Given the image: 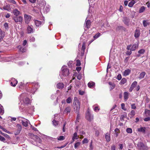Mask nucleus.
Instances as JSON below:
<instances>
[{
    "mask_svg": "<svg viewBox=\"0 0 150 150\" xmlns=\"http://www.w3.org/2000/svg\"><path fill=\"white\" fill-rule=\"evenodd\" d=\"M69 73V70L67 68V67L63 66L62 68V71L60 72L59 75L60 77L62 78V76H67Z\"/></svg>",
    "mask_w": 150,
    "mask_h": 150,
    "instance_id": "nucleus-1",
    "label": "nucleus"
},
{
    "mask_svg": "<svg viewBox=\"0 0 150 150\" xmlns=\"http://www.w3.org/2000/svg\"><path fill=\"white\" fill-rule=\"evenodd\" d=\"M73 105H74V108L76 111V112H79L80 108V104L79 102L76 97H75L74 98Z\"/></svg>",
    "mask_w": 150,
    "mask_h": 150,
    "instance_id": "nucleus-2",
    "label": "nucleus"
},
{
    "mask_svg": "<svg viewBox=\"0 0 150 150\" xmlns=\"http://www.w3.org/2000/svg\"><path fill=\"white\" fill-rule=\"evenodd\" d=\"M19 121H21L22 125L25 127H27L28 125V124H30L29 121L27 119H25L23 117H19L18 118Z\"/></svg>",
    "mask_w": 150,
    "mask_h": 150,
    "instance_id": "nucleus-3",
    "label": "nucleus"
},
{
    "mask_svg": "<svg viewBox=\"0 0 150 150\" xmlns=\"http://www.w3.org/2000/svg\"><path fill=\"white\" fill-rule=\"evenodd\" d=\"M137 146L138 148L140 150H148L149 148L147 146L145 145L142 142H138Z\"/></svg>",
    "mask_w": 150,
    "mask_h": 150,
    "instance_id": "nucleus-4",
    "label": "nucleus"
},
{
    "mask_svg": "<svg viewBox=\"0 0 150 150\" xmlns=\"http://www.w3.org/2000/svg\"><path fill=\"white\" fill-rule=\"evenodd\" d=\"M30 84H31L32 86L30 92L32 93H34L39 87V86L38 83H32Z\"/></svg>",
    "mask_w": 150,
    "mask_h": 150,
    "instance_id": "nucleus-5",
    "label": "nucleus"
},
{
    "mask_svg": "<svg viewBox=\"0 0 150 150\" xmlns=\"http://www.w3.org/2000/svg\"><path fill=\"white\" fill-rule=\"evenodd\" d=\"M13 19L16 23H21L23 21V17L21 16H13Z\"/></svg>",
    "mask_w": 150,
    "mask_h": 150,
    "instance_id": "nucleus-6",
    "label": "nucleus"
},
{
    "mask_svg": "<svg viewBox=\"0 0 150 150\" xmlns=\"http://www.w3.org/2000/svg\"><path fill=\"white\" fill-rule=\"evenodd\" d=\"M32 16L26 14H24V19L25 22L26 24H28L31 20Z\"/></svg>",
    "mask_w": 150,
    "mask_h": 150,
    "instance_id": "nucleus-7",
    "label": "nucleus"
},
{
    "mask_svg": "<svg viewBox=\"0 0 150 150\" xmlns=\"http://www.w3.org/2000/svg\"><path fill=\"white\" fill-rule=\"evenodd\" d=\"M86 117L87 120L89 121H91L93 119V115L88 110L86 114Z\"/></svg>",
    "mask_w": 150,
    "mask_h": 150,
    "instance_id": "nucleus-8",
    "label": "nucleus"
},
{
    "mask_svg": "<svg viewBox=\"0 0 150 150\" xmlns=\"http://www.w3.org/2000/svg\"><path fill=\"white\" fill-rule=\"evenodd\" d=\"M17 130L14 132V134L15 135L18 134L20 133L22 129V126L19 124H17L16 126Z\"/></svg>",
    "mask_w": 150,
    "mask_h": 150,
    "instance_id": "nucleus-9",
    "label": "nucleus"
},
{
    "mask_svg": "<svg viewBox=\"0 0 150 150\" xmlns=\"http://www.w3.org/2000/svg\"><path fill=\"white\" fill-rule=\"evenodd\" d=\"M35 24L37 27H40L41 25H43L44 23V21H40L37 20H34Z\"/></svg>",
    "mask_w": 150,
    "mask_h": 150,
    "instance_id": "nucleus-10",
    "label": "nucleus"
},
{
    "mask_svg": "<svg viewBox=\"0 0 150 150\" xmlns=\"http://www.w3.org/2000/svg\"><path fill=\"white\" fill-rule=\"evenodd\" d=\"M11 82L10 83L11 86L15 87L18 83V81L16 80L15 79L12 78L11 80Z\"/></svg>",
    "mask_w": 150,
    "mask_h": 150,
    "instance_id": "nucleus-11",
    "label": "nucleus"
},
{
    "mask_svg": "<svg viewBox=\"0 0 150 150\" xmlns=\"http://www.w3.org/2000/svg\"><path fill=\"white\" fill-rule=\"evenodd\" d=\"M91 21L89 20H86L85 23L84 24V28H90L91 25Z\"/></svg>",
    "mask_w": 150,
    "mask_h": 150,
    "instance_id": "nucleus-12",
    "label": "nucleus"
},
{
    "mask_svg": "<svg viewBox=\"0 0 150 150\" xmlns=\"http://www.w3.org/2000/svg\"><path fill=\"white\" fill-rule=\"evenodd\" d=\"M27 31L28 33H33L34 29L33 26L28 25L27 27Z\"/></svg>",
    "mask_w": 150,
    "mask_h": 150,
    "instance_id": "nucleus-13",
    "label": "nucleus"
},
{
    "mask_svg": "<svg viewBox=\"0 0 150 150\" xmlns=\"http://www.w3.org/2000/svg\"><path fill=\"white\" fill-rule=\"evenodd\" d=\"M5 35V33L0 29V42L2 41Z\"/></svg>",
    "mask_w": 150,
    "mask_h": 150,
    "instance_id": "nucleus-14",
    "label": "nucleus"
},
{
    "mask_svg": "<svg viewBox=\"0 0 150 150\" xmlns=\"http://www.w3.org/2000/svg\"><path fill=\"white\" fill-rule=\"evenodd\" d=\"M56 87L58 89H62L64 87V85L62 83L59 82L57 84Z\"/></svg>",
    "mask_w": 150,
    "mask_h": 150,
    "instance_id": "nucleus-15",
    "label": "nucleus"
},
{
    "mask_svg": "<svg viewBox=\"0 0 150 150\" xmlns=\"http://www.w3.org/2000/svg\"><path fill=\"white\" fill-rule=\"evenodd\" d=\"M138 43L134 44L130 48V50L134 51L138 47Z\"/></svg>",
    "mask_w": 150,
    "mask_h": 150,
    "instance_id": "nucleus-16",
    "label": "nucleus"
},
{
    "mask_svg": "<svg viewBox=\"0 0 150 150\" xmlns=\"http://www.w3.org/2000/svg\"><path fill=\"white\" fill-rule=\"evenodd\" d=\"M79 138V137L77 135V133L76 132H75L73 136L72 137V141L71 142V143H72L74 141L75 139H77Z\"/></svg>",
    "mask_w": 150,
    "mask_h": 150,
    "instance_id": "nucleus-17",
    "label": "nucleus"
},
{
    "mask_svg": "<svg viewBox=\"0 0 150 150\" xmlns=\"http://www.w3.org/2000/svg\"><path fill=\"white\" fill-rule=\"evenodd\" d=\"M13 13L14 15H15V16H17L20 13V12L17 9H15L13 10Z\"/></svg>",
    "mask_w": 150,
    "mask_h": 150,
    "instance_id": "nucleus-18",
    "label": "nucleus"
},
{
    "mask_svg": "<svg viewBox=\"0 0 150 150\" xmlns=\"http://www.w3.org/2000/svg\"><path fill=\"white\" fill-rule=\"evenodd\" d=\"M138 131L145 133L146 132V128L145 127H141L137 129Z\"/></svg>",
    "mask_w": 150,
    "mask_h": 150,
    "instance_id": "nucleus-19",
    "label": "nucleus"
},
{
    "mask_svg": "<svg viewBox=\"0 0 150 150\" xmlns=\"http://www.w3.org/2000/svg\"><path fill=\"white\" fill-rule=\"evenodd\" d=\"M123 21L125 24L127 25H129V19L127 17H125L123 18Z\"/></svg>",
    "mask_w": 150,
    "mask_h": 150,
    "instance_id": "nucleus-20",
    "label": "nucleus"
},
{
    "mask_svg": "<svg viewBox=\"0 0 150 150\" xmlns=\"http://www.w3.org/2000/svg\"><path fill=\"white\" fill-rule=\"evenodd\" d=\"M105 138L107 142H109L110 140V134L109 133H107L105 134Z\"/></svg>",
    "mask_w": 150,
    "mask_h": 150,
    "instance_id": "nucleus-21",
    "label": "nucleus"
},
{
    "mask_svg": "<svg viewBox=\"0 0 150 150\" xmlns=\"http://www.w3.org/2000/svg\"><path fill=\"white\" fill-rule=\"evenodd\" d=\"M88 85L89 87L93 88L95 85V83L92 81H90L88 83Z\"/></svg>",
    "mask_w": 150,
    "mask_h": 150,
    "instance_id": "nucleus-22",
    "label": "nucleus"
},
{
    "mask_svg": "<svg viewBox=\"0 0 150 150\" xmlns=\"http://www.w3.org/2000/svg\"><path fill=\"white\" fill-rule=\"evenodd\" d=\"M71 109L70 107L68 106L65 108L64 110V112L68 114L71 111Z\"/></svg>",
    "mask_w": 150,
    "mask_h": 150,
    "instance_id": "nucleus-23",
    "label": "nucleus"
},
{
    "mask_svg": "<svg viewBox=\"0 0 150 150\" xmlns=\"http://www.w3.org/2000/svg\"><path fill=\"white\" fill-rule=\"evenodd\" d=\"M131 70L129 69H127L123 73V75L124 76H127L130 73Z\"/></svg>",
    "mask_w": 150,
    "mask_h": 150,
    "instance_id": "nucleus-24",
    "label": "nucleus"
},
{
    "mask_svg": "<svg viewBox=\"0 0 150 150\" xmlns=\"http://www.w3.org/2000/svg\"><path fill=\"white\" fill-rule=\"evenodd\" d=\"M129 94L127 92H125L124 93V99L125 101L127 100L128 98Z\"/></svg>",
    "mask_w": 150,
    "mask_h": 150,
    "instance_id": "nucleus-25",
    "label": "nucleus"
},
{
    "mask_svg": "<svg viewBox=\"0 0 150 150\" xmlns=\"http://www.w3.org/2000/svg\"><path fill=\"white\" fill-rule=\"evenodd\" d=\"M136 2L135 0H132L129 3L128 6L130 7H132L134 4L136 3Z\"/></svg>",
    "mask_w": 150,
    "mask_h": 150,
    "instance_id": "nucleus-26",
    "label": "nucleus"
},
{
    "mask_svg": "<svg viewBox=\"0 0 150 150\" xmlns=\"http://www.w3.org/2000/svg\"><path fill=\"white\" fill-rule=\"evenodd\" d=\"M19 51L22 52H25L26 51V49L25 48H22L21 46H19L18 47Z\"/></svg>",
    "mask_w": 150,
    "mask_h": 150,
    "instance_id": "nucleus-27",
    "label": "nucleus"
},
{
    "mask_svg": "<svg viewBox=\"0 0 150 150\" xmlns=\"http://www.w3.org/2000/svg\"><path fill=\"white\" fill-rule=\"evenodd\" d=\"M40 9H43L44 11L46 12V13L50 11V8L47 6H46L45 7H43V8L41 6L40 7Z\"/></svg>",
    "mask_w": 150,
    "mask_h": 150,
    "instance_id": "nucleus-28",
    "label": "nucleus"
},
{
    "mask_svg": "<svg viewBox=\"0 0 150 150\" xmlns=\"http://www.w3.org/2000/svg\"><path fill=\"white\" fill-rule=\"evenodd\" d=\"M146 74V73L144 72H142L140 74L139 76V78L140 79H141L144 78Z\"/></svg>",
    "mask_w": 150,
    "mask_h": 150,
    "instance_id": "nucleus-29",
    "label": "nucleus"
},
{
    "mask_svg": "<svg viewBox=\"0 0 150 150\" xmlns=\"http://www.w3.org/2000/svg\"><path fill=\"white\" fill-rule=\"evenodd\" d=\"M3 9L5 10L10 11L11 10L10 5L7 4L3 7Z\"/></svg>",
    "mask_w": 150,
    "mask_h": 150,
    "instance_id": "nucleus-30",
    "label": "nucleus"
},
{
    "mask_svg": "<svg viewBox=\"0 0 150 150\" xmlns=\"http://www.w3.org/2000/svg\"><path fill=\"white\" fill-rule=\"evenodd\" d=\"M140 35V33L139 31L136 30L134 33V37L136 38H137L139 37Z\"/></svg>",
    "mask_w": 150,
    "mask_h": 150,
    "instance_id": "nucleus-31",
    "label": "nucleus"
},
{
    "mask_svg": "<svg viewBox=\"0 0 150 150\" xmlns=\"http://www.w3.org/2000/svg\"><path fill=\"white\" fill-rule=\"evenodd\" d=\"M52 124L55 127H57L59 124V121H57L55 120H54L52 121Z\"/></svg>",
    "mask_w": 150,
    "mask_h": 150,
    "instance_id": "nucleus-32",
    "label": "nucleus"
},
{
    "mask_svg": "<svg viewBox=\"0 0 150 150\" xmlns=\"http://www.w3.org/2000/svg\"><path fill=\"white\" fill-rule=\"evenodd\" d=\"M23 102L25 104H29L30 103V101L28 98H26L24 100Z\"/></svg>",
    "mask_w": 150,
    "mask_h": 150,
    "instance_id": "nucleus-33",
    "label": "nucleus"
},
{
    "mask_svg": "<svg viewBox=\"0 0 150 150\" xmlns=\"http://www.w3.org/2000/svg\"><path fill=\"white\" fill-rule=\"evenodd\" d=\"M85 43H83V44L82 46L81 47V53L83 54H84L85 50Z\"/></svg>",
    "mask_w": 150,
    "mask_h": 150,
    "instance_id": "nucleus-34",
    "label": "nucleus"
},
{
    "mask_svg": "<svg viewBox=\"0 0 150 150\" xmlns=\"http://www.w3.org/2000/svg\"><path fill=\"white\" fill-rule=\"evenodd\" d=\"M127 117V115L126 113H125L124 114L122 115H121L120 119L121 121L122 120H124V118L125 117Z\"/></svg>",
    "mask_w": 150,
    "mask_h": 150,
    "instance_id": "nucleus-35",
    "label": "nucleus"
},
{
    "mask_svg": "<svg viewBox=\"0 0 150 150\" xmlns=\"http://www.w3.org/2000/svg\"><path fill=\"white\" fill-rule=\"evenodd\" d=\"M137 83L136 81H134L132 84L131 86L132 87V88H135L137 86Z\"/></svg>",
    "mask_w": 150,
    "mask_h": 150,
    "instance_id": "nucleus-36",
    "label": "nucleus"
},
{
    "mask_svg": "<svg viewBox=\"0 0 150 150\" xmlns=\"http://www.w3.org/2000/svg\"><path fill=\"white\" fill-rule=\"evenodd\" d=\"M145 10V7L144 6H142L141 7L139 10V13H142Z\"/></svg>",
    "mask_w": 150,
    "mask_h": 150,
    "instance_id": "nucleus-37",
    "label": "nucleus"
},
{
    "mask_svg": "<svg viewBox=\"0 0 150 150\" xmlns=\"http://www.w3.org/2000/svg\"><path fill=\"white\" fill-rule=\"evenodd\" d=\"M93 108L94 111L96 112H98L100 110V108H98V106H96L95 105L93 106Z\"/></svg>",
    "mask_w": 150,
    "mask_h": 150,
    "instance_id": "nucleus-38",
    "label": "nucleus"
},
{
    "mask_svg": "<svg viewBox=\"0 0 150 150\" xmlns=\"http://www.w3.org/2000/svg\"><path fill=\"white\" fill-rule=\"evenodd\" d=\"M143 25L144 27L150 24V23H148L147 21L145 20L143 21Z\"/></svg>",
    "mask_w": 150,
    "mask_h": 150,
    "instance_id": "nucleus-39",
    "label": "nucleus"
},
{
    "mask_svg": "<svg viewBox=\"0 0 150 150\" xmlns=\"http://www.w3.org/2000/svg\"><path fill=\"white\" fill-rule=\"evenodd\" d=\"M145 52V50L144 49H141L139 50L138 52V53L140 54H143Z\"/></svg>",
    "mask_w": 150,
    "mask_h": 150,
    "instance_id": "nucleus-40",
    "label": "nucleus"
},
{
    "mask_svg": "<svg viewBox=\"0 0 150 150\" xmlns=\"http://www.w3.org/2000/svg\"><path fill=\"white\" fill-rule=\"evenodd\" d=\"M135 114V111L134 110H132L131 111L130 113H129V115H130V117L131 118L133 116H134Z\"/></svg>",
    "mask_w": 150,
    "mask_h": 150,
    "instance_id": "nucleus-41",
    "label": "nucleus"
},
{
    "mask_svg": "<svg viewBox=\"0 0 150 150\" xmlns=\"http://www.w3.org/2000/svg\"><path fill=\"white\" fill-rule=\"evenodd\" d=\"M77 114V117L76 119V121L77 122H79V120L80 119V115H79V112H76Z\"/></svg>",
    "mask_w": 150,
    "mask_h": 150,
    "instance_id": "nucleus-42",
    "label": "nucleus"
},
{
    "mask_svg": "<svg viewBox=\"0 0 150 150\" xmlns=\"http://www.w3.org/2000/svg\"><path fill=\"white\" fill-rule=\"evenodd\" d=\"M127 81L126 79L125 78H123L121 80L120 83L122 84H124L125 83H126Z\"/></svg>",
    "mask_w": 150,
    "mask_h": 150,
    "instance_id": "nucleus-43",
    "label": "nucleus"
},
{
    "mask_svg": "<svg viewBox=\"0 0 150 150\" xmlns=\"http://www.w3.org/2000/svg\"><path fill=\"white\" fill-rule=\"evenodd\" d=\"M72 100V99L70 97H69L66 100L67 103H70Z\"/></svg>",
    "mask_w": 150,
    "mask_h": 150,
    "instance_id": "nucleus-44",
    "label": "nucleus"
},
{
    "mask_svg": "<svg viewBox=\"0 0 150 150\" xmlns=\"http://www.w3.org/2000/svg\"><path fill=\"white\" fill-rule=\"evenodd\" d=\"M109 84L111 86L110 87L111 89H113L115 87V85L114 84L112 83L111 82H109Z\"/></svg>",
    "mask_w": 150,
    "mask_h": 150,
    "instance_id": "nucleus-45",
    "label": "nucleus"
},
{
    "mask_svg": "<svg viewBox=\"0 0 150 150\" xmlns=\"http://www.w3.org/2000/svg\"><path fill=\"white\" fill-rule=\"evenodd\" d=\"M4 110H3V108L2 106L0 107V114L1 115H2L4 113Z\"/></svg>",
    "mask_w": 150,
    "mask_h": 150,
    "instance_id": "nucleus-46",
    "label": "nucleus"
},
{
    "mask_svg": "<svg viewBox=\"0 0 150 150\" xmlns=\"http://www.w3.org/2000/svg\"><path fill=\"white\" fill-rule=\"evenodd\" d=\"M57 139L58 140H63L65 139V137L63 136H60Z\"/></svg>",
    "mask_w": 150,
    "mask_h": 150,
    "instance_id": "nucleus-47",
    "label": "nucleus"
},
{
    "mask_svg": "<svg viewBox=\"0 0 150 150\" xmlns=\"http://www.w3.org/2000/svg\"><path fill=\"white\" fill-rule=\"evenodd\" d=\"M126 132L129 133H131L132 132V129L131 128H128L126 129Z\"/></svg>",
    "mask_w": 150,
    "mask_h": 150,
    "instance_id": "nucleus-48",
    "label": "nucleus"
},
{
    "mask_svg": "<svg viewBox=\"0 0 150 150\" xmlns=\"http://www.w3.org/2000/svg\"><path fill=\"white\" fill-rule=\"evenodd\" d=\"M100 33H98L96 34L94 36L93 38L95 39H96L98 38L100 36Z\"/></svg>",
    "mask_w": 150,
    "mask_h": 150,
    "instance_id": "nucleus-49",
    "label": "nucleus"
},
{
    "mask_svg": "<svg viewBox=\"0 0 150 150\" xmlns=\"http://www.w3.org/2000/svg\"><path fill=\"white\" fill-rule=\"evenodd\" d=\"M88 140L86 138H85L82 141V143L84 144L85 143H87L88 142Z\"/></svg>",
    "mask_w": 150,
    "mask_h": 150,
    "instance_id": "nucleus-50",
    "label": "nucleus"
},
{
    "mask_svg": "<svg viewBox=\"0 0 150 150\" xmlns=\"http://www.w3.org/2000/svg\"><path fill=\"white\" fill-rule=\"evenodd\" d=\"M80 145V143L79 142H77L76 143L74 144V148L76 149L78 146Z\"/></svg>",
    "mask_w": 150,
    "mask_h": 150,
    "instance_id": "nucleus-51",
    "label": "nucleus"
},
{
    "mask_svg": "<svg viewBox=\"0 0 150 150\" xmlns=\"http://www.w3.org/2000/svg\"><path fill=\"white\" fill-rule=\"evenodd\" d=\"M81 65L80 61L79 60H76V65L77 66H79Z\"/></svg>",
    "mask_w": 150,
    "mask_h": 150,
    "instance_id": "nucleus-52",
    "label": "nucleus"
},
{
    "mask_svg": "<svg viewBox=\"0 0 150 150\" xmlns=\"http://www.w3.org/2000/svg\"><path fill=\"white\" fill-rule=\"evenodd\" d=\"M7 1L13 4H16V3L14 0H7Z\"/></svg>",
    "mask_w": 150,
    "mask_h": 150,
    "instance_id": "nucleus-53",
    "label": "nucleus"
},
{
    "mask_svg": "<svg viewBox=\"0 0 150 150\" xmlns=\"http://www.w3.org/2000/svg\"><path fill=\"white\" fill-rule=\"evenodd\" d=\"M4 27L6 29H8V24L6 23H5L4 24Z\"/></svg>",
    "mask_w": 150,
    "mask_h": 150,
    "instance_id": "nucleus-54",
    "label": "nucleus"
},
{
    "mask_svg": "<svg viewBox=\"0 0 150 150\" xmlns=\"http://www.w3.org/2000/svg\"><path fill=\"white\" fill-rule=\"evenodd\" d=\"M0 133L1 134L3 135L4 136L6 137H9V136L7 135V134H4L3 132H2L0 130Z\"/></svg>",
    "mask_w": 150,
    "mask_h": 150,
    "instance_id": "nucleus-55",
    "label": "nucleus"
},
{
    "mask_svg": "<svg viewBox=\"0 0 150 150\" xmlns=\"http://www.w3.org/2000/svg\"><path fill=\"white\" fill-rule=\"evenodd\" d=\"M92 141H91V144L90 145V150H92L93 149V146L92 145Z\"/></svg>",
    "mask_w": 150,
    "mask_h": 150,
    "instance_id": "nucleus-56",
    "label": "nucleus"
},
{
    "mask_svg": "<svg viewBox=\"0 0 150 150\" xmlns=\"http://www.w3.org/2000/svg\"><path fill=\"white\" fill-rule=\"evenodd\" d=\"M131 108L132 109H135L136 108V107L135 104H133L131 105Z\"/></svg>",
    "mask_w": 150,
    "mask_h": 150,
    "instance_id": "nucleus-57",
    "label": "nucleus"
},
{
    "mask_svg": "<svg viewBox=\"0 0 150 150\" xmlns=\"http://www.w3.org/2000/svg\"><path fill=\"white\" fill-rule=\"evenodd\" d=\"M5 139L3 137L0 135V140L2 141H5Z\"/></svg>",
    "mask_w": 150,
    "mask_h": 150,
    "instance_id": "nucleus-58",
    "label": "nucleus"
},
{
    "mask_svg": "<svg viewBox=\"0 0 150 150\" xmlns=\"http://www.w3.org/2000/svg\"><path fill=\"white\" fill-rule=\"evenodd\" d=\"M79 94L81 95H83L84 93V91L81 90H80L79 91Z\"/></svg>",
    "mask_w": 150,
    "mask_h": 150,
    "instance_id": "nucleus-59",
    "label": "nucleus"
},
{
    "mask_svg": "<svg viewBox=\"0 0 150 150\" xmlns=\"http://www.w3.org/2000/svg\"><path fill=\"white\" fill-rule=\"evenodd\" d=\"M140 88V87L139 85H137L135 87V90L137 91H138L139 90V89Z\"/></svg>",
    "mask_w": 150,
    "mask_h": 150,
    "instance_id": "nucleus-60",
    "label": "nucleus"
},
{
    "mask_svg": "<svg viewBox=\"0 0 150 150\" xmlns=\"http://www.w3.org/2000/svg\"><path fill=\"white\" fill-rule=\"evenodd\" d=\"M121 78V76L120 74H118L117 77V79L118 80H120Z\"/></svg>",
    "mask_w": 150,
    "mask_h": 150,
    "instance_id": "nucleus-61",
    "label": "nucleus"
},
{
    "mask_svg": "<svg viewBox=\"0 0 150 150\" xmlns=\"http://www.w3.org/2000/svg\"><path fill=\"white\" fill-rule=\"evenodd\" d=\"M144 120L145 121H148L150 120V117H148L144 118Z\"/></svg>",
    "mask_w": 150,
    "mask_h": 150,
    "instance_id": "nucleus-62",
    "label": "nucleus"
},
{
    "mask_svg": "<svg viewBox=\"0 0 150 150\" xmlns=\"http://www.w3.org/2000/svg\"><path fill=\"white\" fill-rule=\"evenodd\" d=\"M132 53V51H127L126 53V54L127 55H130Z\"/></svg>",
    "mask_w": 150,
    "mask_h": 150,
    "instance_id": "nucleus-63",
    "label": "nucleus"
},
{
    "mask_svg": "<svg viewBox=\"0 0 150 150\" xmlns=\"http://www.w3.org/2000/svg\"><path fill=\"white\" fill-rule=\"evenodd\" d=\"M111 150H115V145H113L111 146Z\"/></svg>",
    "mask_w": 150,
    "mask_h": 150,
    "instance_id": "nucleus-64",
    "label": "nucleus"
}]
</instances>
